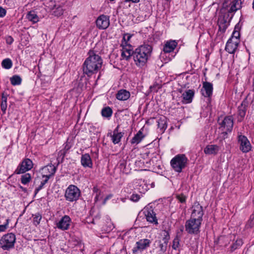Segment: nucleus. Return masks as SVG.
I'll return each mask as SVG.
<instances>
[{"label":"nucleus","mask_w":254,"mask_h":254,"mask_svg":"<svg viewBox=\"0 0 254 254\" xmlns=\"http://www.w3.org/2000/svg\"><path fill=\"white\" fill-rule=\"evenodd\" d=\"M130 93L125 89L120 90L116 94V98L121 101H125L130 97Z\"/></svg>","instance_id":"25"},{"label":"nucleus","mask_w":254,"mask_h":254,"mask_svg":"<svg viewBox=\"0 0 254 254\" xmlns=\"http://www.w3.org/2000/svg\"><path fill=\"white\" fill-rule=\"evenodd\" d=\"M177 198L180 202L184 203L186 201L187 197L185 195L181 194L177 195Z\"/></svg>","instance_id":"46"},{"label":"nucleus","mask_w":254,"mask_h":254,"mask_svg":"<svg viewBox=\"0 0 254 254\" xmlns=\"http://www.w3.org/2000/svg\"><path fill=\"white\" fill-rule=\"evenodd\" d=\"M97 27L100 29H106L110 25L109 17L104 14L99 16L96 21Z\"/></svg>","instance_id":"11"},{"label":"nucleus","mask_w":254,"mask_h":254,"mask_svg":"<svg viewBox=\"0 0 254 254\" xmlns=\"http://www.w3.org/2000/svg\"><path fill=\"white\" fill-rule=\"evenodd\" d=\"M121 46H122V48H123L126 47V46L127 47V46H131V45L129 44H128V42H127V41L124 40L123 39V41H122Z\"/></svg>","instance_id":"51"},{"label":"nucleus","mask_w":254,"mask_h":254,"mask_svg":"<svg viewBox=\"0 0 254 254\" xmlns=\"http://www.w3.org/2000/svg\"><path fill=\"white\" fill-rule=\"evenodd\" d=\"M152 47L148 44L140 46L135 49L133 53V59L138 66H143L151 56Z\"/></svg>","instance_id":"2"},{"label":"nucleus","mask_w":254,"mask_h":254,"mask_svg":"<svg viewBox=\"0 0 254 254\" xmlns=\"http://www.w3.org/2000/svg\"><path fill=\"white\" fill-rule=\"evenodd\" d=\"M159 248H160V251L162 253H164L166 252V249H167V245L166 244H165L164 243H161V242L160 241H159Z\"/></svg>","instance_id":"43"},{"label":"nucleus","mask_w":254,"mask_h":254,"mask_svg":"<svg viewBox=\"0 0 254 254\" xmlns=\"http://www.w3.org/2000/svg\"><path fill=\"white\" fill-rule=\"evenodd\" d=\"M111 196H112L111 195H108V196H107L105 198V199H104V202H103V204H105V203H106V201H107L108 199H109L110 197H111Z\"/></svg>","instance_id":"53"},{"label":"nucleus","mask_w":254,"mask_h":254,"mask_svg":"<svg viewBox=\"0 0 254 254\" xmlns=\"http://www.w3.org/2000/svg\"><path fill=\"white\" fill-rule=\"evenodd\" d=\"M131 36L132 35L129 34H125L123 37V40H126L127 41V42H128L130 40Z\"/></svg>","instance_id":"50"},{"label":"nucleus","mask_w":254,"mask_h":254,"mask_svg":"<svg viewBox=\"0 0 254 254\" xmlns=\"http://www.w3.org/2000/svg\"><path fill=\"white\" fill-rule=\"evenodd\" d=\"M254 226V214L250 216V219L246 224V227L247 228H252Z\"/></svg>","instance_id":"40"},{"label":"nucleus","mask_w":254,"mask_h":254,"mask_svg":"<svg viewBox=\"0 0 254 254\" xmlns=\"http://www.w3.org/2000/svg\"><path fill=\"white\" fill-rule=\"evenodd\" d=\"M9 219L6 220V223L3 225H0V232H4L8 228Z\"/></svg>","instance_id":"44"},{"label":"nucleus","mask_w":254,"mask_h":254,"mask_svg":"<svg viewBox=\"0 0 254 254\" xmlns=\"http://www.w3.org/2000/svg\"><path fill=\"white\" fill-rule=\"evenodd\" d=\"M10 80L11 84L13 85H19L21 82V79L18 75L13 76L10 78Z\"/></svg>","instance_id":"34"},{"label":"nucleus","mask_w":254,"mask_h":254,"mask_svg":"<svg viewBox=\"0 0 254 254\" xmlns=\"http://www.w3.org/2000/svg\"><path fill=\"white\" fill-rule=\"evenodd\" d=\"M144 213L148 222L155 224H158L156 214L151 208H145Z\"/></svg>","instance_id":"15"},{"label":"nucleus","mask_w":254,"mask_h":254,"mask_svg":"<svg viewBox=\"0 0 254 254\" xmlns=\"http://www.w3.org/2000/svg\"><path fill=\"white\" fill-rule=\"evenodd\" d=\"M16 237L12 233L3 235L0 239V248L4 251L12 249L15 243Z\"/></svg>","instance_id":"4"},{"label":"nucleus","mask_w":254,"mask_h":254,"mask_svg":"<svg viewBox=\"0 0 254 254\" xmlns=\"http://www.w3.org/2000/svg\"><path fill=\"white\" fill-rule=\"evenodd\" d=\"M80 195V190L75 186L69 185L66 189L64 193L65 199L70 202L76 201Z\"/></svg>","instance_id":"6"},{"label":"nucleus","mask_w":254,"mask_h":254,"mask_svg":"<svg viewBox=\"0 0 254 254\" xmlns=\"http://www.w3.org/2000/svg\"><path fill=\"white\" fill-rule=\"evenodd\" d=\"M88 55L83 65V71L88 76H91L101 68L103 61L101 57L92 50L88 52Z\"/></svg>","instance_id":"1"},{"label":"nucleus","mask_w":254,"mask_h":254,"mask_svg":"<svg viewBox=\"0 0 254 254\" xmlns=\"http://www.w3.org/2000/svg\"><path fill=\"white\" fill-rule=\"evenodd\" d=\"M7 95L5 93H2L1 95V110L3 114H4L6 112V110L7 109Z\"/></svg>","instance_id":"27"},{"label":"nucleus","mask_w":254,"mask_h":254,"mask_svg":"<svg viewBox=\"0 0 254 254\" xmlns=\"http://www.w3.org/2000/svg\"><path fill=\"white\" fill-rule=\"evenodd\" d=\"M33 223L35 226H37L40 223L41 220L42 219V216L39 213H36L35 215H33Z\"/></svg>","instance_id":"37"},{"label":"nucleus","mask_w":254,"mask_h":254,"mask_svg":"<svg viewBox=\"0 0 254 254\" xmlns=\"http://www.w3.org/2000/svg\"><path fill=\"white\" fill-rule=\"evenodd\" d=\"M180 246V239L178 237H176L173 241L172 248L174 250H177Z\"/></svg>","instance_id":"41"},{"label":"nucleus","mask_w":254,"mask_h":254,"mask_svg":"<svg viewBox=\"0 0 254 254\" xmlns=\"http://www.w3.org/2000/svg\"><path fill=\"white\" fill-rule=\"evenodd\" d=\"M158 126L162 131H164V130L166 129L167 125L166 124V119L164 117L159 119L158 122Z\"/></svg>","instance_id":"31"},{"label":"nucleus","mask_w":254,"mask_h":254,"mask_svg":"<svg viewBox=\"0 0 254 254\" xmlns=\"http://www.w3.org/2000/svg\"><path fill=\"white\" fill-rule=\"evenodd\" d=\"M101 113H102V115L103 117H106V118H108V117H111L112 116V110L109 107H106V108H103L102 110Z\"/></svg>","instance_id":"33"},{"label":"nucleus","mask_w":254,"mask_h":254,"mask_svg":"<svg viewBox=\"0 0 254 254\" xmlns=\"http://www.w3.org/2000/svg\"><path fill=\"white\" fill-rule=\"evenodd\" d=\"M140 196L139 195L133 193L131 195L130 199L134 202H136L140 199Z\"/></svg>","instance_id":"47"},{"label":"nucleus","mask_w":254,"mask_h":254,"mask_svg":"<svg viewBox=\"0 0 254 254\" xmlns=\"http://www.w3.org/2000/svg\"><path fill=\"white\" fill-rule=\"evenodd\" d=\"M13 42V39L11 36H8L6 38V42L8 44H11Z\"/></svg>","instance_id":"49"},{"label":"nucleus","mask_w":254,"mask_h":254,"mask_svg":"<svg viewBox=\"0 0 254 254\" xmlns=\"http://www.w3.org/2000/svg\"><path fill=\"white\" fill-rule=\"evenodd\" d=\"M151 241L147 239H141L137 242L135 246L133 248L132 251L133 253H135L138 251H142L147 248L149 247Z\"/></svg>","instance_id":"12"},{"label":"nucleus","mask_w":254,"mask_h":254,"mask_svg":"<svg viewBox=\"0 0 254 254\" xmlns=\"http://www.w3.org/2000/svg\"><path fill=\"white\" fill-rule=\"evenodd\" d=\"M143 137L142 132L141 131H139L136 135L132 138L131 143L132 144H138L142 140Z\"/></svg>","instance_id":"29"},{"label":"nucleus","mask_w":254,"mask_h":254,"mask_svg":"<svg viewBox=\"0 0 254 254\" xmlns=\"http://www.w3.org/2000/svg\"><path fill=\"white\" fill-rule=\"evenodd\" d=\"M239 43L229 38L226 45V51L230 54H234L237 50Z\"/></svg>","instance_id":"17"},{"label":"nucleus","mask_w":254,"mask_h":254,"mask_svg":"<svg viewBox=\"0 0 254 254\" xmlns=\"http://www.w3.org/2000/svg\"><path fill=\"white\" fill-rule=\"evenodd\" d=\"M53 14L56 16H60L64 13V9L61 6H58L53 9Z\"/></svg>","instance_id":"38"},{"label":"nucleus","mask_w":254,"mask_h":254,"mask_svg":"<svg viewBox=\"0 0 254 254\" xmlns=\"http://www.w3.org/2000/svg\"><path fill=\"white\" fill-rule=\"evenodd\" d=\"M246 103L243 102L241 105L238 107V114L241 118H244L246 112Z\"/></svg>","instance_id":"30"},{"label":"nucleus","mask_w":254,"mask_h":254,"mask_svg":"<svg viewBox=\"0 0 254 254\" xmlns=\"http://www.w3.org/2000/svg\"><path fill=\"white\" fill-rule=\"evenodd\" d=\"M31 177L30 174L27 173L24 175H22L21 178V183L23 185L28 184L31 180Z\"/></svg>","instance_id":"36"},{"label":"nucleus","mask_w":254,"mask_h":254,"mask_svg":"<svg viewBox=\"0 0 254 254\" xmlns=\"http://www.w3.org/2000/svg\"><path fill=\"white\" fill-rule=\"evenodd\" d=\"M202 221L195 218H190L185 223V230L190 234H197L199 232V228Z\"/></svg>","instance_id":"5"},{"label":"nucleus","mask_w":254,"mask_h":254,"mask_svg":"<svg viewBox=\"0 0 254 254\" xmlns=\"http://www.w3.org/2000/svg\"><path fill=\"white\" fill-rule=\"evenodd\" d=\"M26 17L33 23H37L39 21V17L34 11H29L27 14Z\"/></svg>","instance_id":"28"},{"label":"nucleus","mask_w":254,"mask_h":254,"mask_svg":"<svg viewBox=\"0 0 254 254\" xmlns=\"http://www.w3.org/2000/svg\"><path fill=\"white\" fill-rule=\"evenodd\" d=\"M242 1L241 0H234L231 3V6L228 10L230 13L234 12L241 7Z\"/></svg>","instance_id":"26"},{"label":"nucleus","mask_w":254,"mask_h":254,"mask_svg":"<svg viewBox=\"0 0 254 254\" xmlns=\"http://www.w3.org/2000/svg\"><path fill=\"white\" fill-rule=\"evenodd\" d=\"M81 164L84 167L91 168L93 166L91 158L89 154H82L81 157Z\"/></svg>","instance_id":"22"},{"label":"nucleus","mask_w":254,"mask_h":254,"mask_svg":"<svg viewBox=\"0 0 254 254\" xmlns=\"http://www.w3.org/2000/svg\"><path fill=\"white\" fill-rule=\"evenodd\" d=\"M1 66L5 69H10L12 66V61L8 58L4 59L1 62Z\"/></svg>","instance_id":"32"},{"label":"nucleus","mask_w":254,"mask_h":254,"mask_svg":"<svg viewBox=\"0 0 254 254\" xmlns=\"http://www.w3.org/2000/svg\"><path fill=\"white\" fill-rule=\"evenodd\" d=\"M6 10L0 6V17H3L6 15Z\"/></svg>","instance_id":"48"},{"label":"nucleus","mask_w":254,"mask_h":254,"mask_svg":"<svg viewBox=\"0 0 254 254\" xmlns=\"http://www.w3.org/2000/svg\"><path fill=\"white\" fill-rule=\"evenodd\" d=\"M98 190V189L97 188H96V187H94V189H93V191L94 192H96L97 193V191Z\"/></svg>","instance_id":"55"},{"label":"nucleus","mask_w":254,"mask_h":254,"mask_svg":"<svg viewBox=\"0 0 254 254\" xmlns=\"http://www.w3.org/2000/svg\"><path fill=\"white\" fill-rule=\"evenodd\" d=\"M194 92L193 90L189 89L185 91L182 94L183 102L185 104L190 103L192 102L194 96Z\"/></svg>","instance_id":"21"},{"label":"nucleus","mask_w":254,"mask_h":254,"mask_svg":"<svg viewBox=\"0 0 254 254\" xmlns=\"http://www.w3.org/2000/svg\"><path fill=\"white\" fill-rule=\"evenodd\" d=\"M71 223V219L67 215H64L63 217L59 222L57 224V227L58 229L62 230H66L68 229Z\"/></svg>","instance_id":"14"},{"label":"nucleus","mask_w":254,"mask_h":254,"mask_svg":"<svg viewBox=\"0 0 254 254\" xmlns=\"http://www.w3.org/2000/svg\"><path fill=\"white\" fill-rule=\"evenodd\" d=\"M33 164L32 161L28 158L24 159L17 166L15 170L16 174H21L31 170L33 168Z\"/></svg>","instance_id":"7"},{"label":"nucleus","mask_w":254,"mask_h":254,"mask_svg":"<svg viewBox=\"0 0 254 254\" xmlns=\"http://www.w3.org/2000/svg\"><path fill=\"white\" fill-rule=\"evenodd\" d=\"M151 188H153V187H154V183H152V184H151Z\"/></svg>","instance_id":"56"},{"label":"nucleus","mask_w":254,"mask_h":254,"mask_svg":"<svg viewBox=\"0 0 254 254\" xmlns=\"http://www.w3.org/2000/svg\"><path fill=\"white\" fill-rule=\"evenodd\" d=\"M238 143L240 144V149L244 153H247L251 149V144L246 136L239 135L238 137Z\"/></svg>","instance_id":"8"},{"label":"nucleus","mask_w":254,"mask_h":254,"mask_svg":"<svg viewBox=\"0 0 254 254\" xmlns=\"http://www.w3.org/2000/svg\"><path fill=\"white\" fill-rule=\"evenodd\" d=\"M188 159L184 154L176 155L170 161V164L173 170L177 172H182L187 165Z\"/></svg>","instance_id":"3"},{"label":"nucleus","mask_w":254,"mask_h":254,"mask_svg":"<svg viewBox=\"0 0 254 254\" xmlns=\"http://www.w3.org/2000/svg\"><path fill=\"white\" fill-rule=\"evenodd\" d=\"M177 42L175 40H171L166 42L163 48L165 53H170L174 51L177 46Z\"/></svg>","instance_id":"23"},{"label":"nucleus","mask_w":254,"mask_h":254,"mask_svg":"<svg viewBox=\"0 0 254 254\" xmlns=\"http://www.w3.org/2000/svg\"><path fill=\"white\" fill-rule=\"evenodd\" d=\"M47 182H47V180H43L42 181H41L40 186L35 189V194H37L39 192V191L40 190H41L43 188V186Z\"/></svg>","instance_id":"42"},{"label":"nucleus","mask_w":254,"mask_h":254,"mask_svg":"<svg viewBox=\"0 0 254 254\" xmlns=\"http://www.w3.org/2000/svg\"><path fill=\"white\" fill-rule=\"evenodd\" d=\"M220 147L215 144H208L204 149V152L206 155H216L220 150Z\"/></svg>","instance_id":"18"},{"label":"nucleus","mask_w":254,"mask_h":254,"mask_svg":"<svg viewBox=\"0 0 254 254\" xmlns=\"http://www.w3.org/2000/svg\"><path fill=\"white\" fill-rule=\"evenodd\" d=\"M220 128L224 131V133L227 134V131L231 132L233 127V120L231 116L226 117L223 120L219 123Z\"/></svg>","instance_id":"9"},{"label":"nucleus","mask_w":254,"mask_h":254,"mask_svg":"<svg viewBox=\"0 0 254 254\" xmlns=\"http://www.w3.org/2000/svg\"><path fill=\"white\" fill-rule=\"evenodd\" d=\"M133 53L132 46H127L122 48L121 56L123 59L128 60L131 56H133Z\"/></svg>","instance_id":"19"},{"label":"nucleus","mask_w":254,"mask_h":254,"mask_svg":"<svg viewBox=\"0 0 254 254\" xmlns=\"http://www.w3.org/2000/svg\"><path fill=\"white\" fill-rule=\"evenodd\" d=\"M139 1L140 0H125L126 2L131 1L133 3H138Z\"/></svg>","instance_id":"52"},{"label":"nucleus","mask_w":254,"mask_h":254,"mask_svg":"<svg viewBox=\"0 0 254 254\" xmlns=\"http://www.w3.org/2000/svg\"><path fill=\"white\" fill-rule=\"evenodd\" d=\"M99 194H100V193L96 194V195L95 197V202H97L98 200Z\"/></svg>","instance_id":"54"},{"label":"nucleus","mask_w":254,"mask_h":254,"mask_svg":"<svg viewBox=\"0 0 254 254\" xmlns=\"http://www.w3.org/2000/svg\"><path fill=\"white\" fill-rule=\"evenodd\" d=\"M218 25L219 29L222 32H224L228 26V23L225 17L223 15H220L218 19Z\"/></svg>","instance_id":"24"},{"label":"nucleus","mask_w":254,"mask_h":254,"mask_svg":"<svg viewBox=\"0 0 254 254\" xmlns=\"http://www.w3.org/2000/svg\"><path fill=\"white\" fill-rule=\"evenodd\" d=\"M109 134L112 138V142L115 144L120 142L121 139L123 136V133L122 132H119V126H117V127L114 130L113 134H112L111 133H109L108 135Z\"/></svg>","instance_id":"20"},{"label":"nucleus","mask_w":254,"mask_h":254,"mask_svg":"<svg viewBox=\"0 0 254 254\" xmlns=\"http://www.w3.org/2000/svg\"><path fill=\"white\" fill-rule=\"evenodd\" d=\"M56 168L53 165H48L42 169L41 174L44 180H47L48 181L50 178L53 176L55 173Z\"/></svg>","instance_id":"13"},{"label":"nucleus","mask_w":254,"mask_h":254,"mask_svg":"<svg viewBox=\"0 0 254 254\" xmlns=\"http://www.w3.org/2000/svg\"><path fill=\"white\" fill-rule=\"evenodd\" d=\"M213 91V85L208 82H204L203 83L201 93L205 97H210Z\"/></svg>","instance_id":"16"},{"label":"nucleus","mask_w":254,"mask_h":254,"mask_svg":"<svg viewBox=\"0 0 254 254\" xmlns=\"http://www.w3.org/2000/svg\"><path fill=\"white\" fill-rule=\"evenodd\" d=\"M169 239H170V236H169V234L168 232L165 231H164V237L163 239L164 243L168 245V243Z\"/></svg>","instance_id":"45"},{"label":"nucleus","mask_w":254,"mask_h":254,"mask_svg":"<svg viewBox=\"0 0 254 254\" xmlns=\"http://www.w3.org/2000/svg\"><path fill=\"white\" fill-rule=\"evenodd\" d=\"M149 188L148 186L146 184V183L143 182V184L140 185L138 188L139 191L142 193H144L148 190H149Z\"/></svg>","instance_id":"39"},{"label":"nucleus","mask_w":254,"mask_h":254,"mask_svg":"<svg viewBox=\"0 0 254 254\" xmlns=\"http://www.w3.org/2000/svg\"><path fill=\"white\" fill-rule=\"evenodd\" d=\"M253 8L254 9V0H253Z\"/></svg>","instance_id":"57"},{"label":"nucleus","mask_w":254,"mask_h":254,"mask_svg":"<svg viewBox=\"0 0 254 254\" xmlns=\"http://www.w3.org/2000/svg\"><path fill=\"white\" fill-rule=\"evenodd\" d=\"M192 212L191 214V218H195L202 220V216L203 215V211L202 207L197 202H194L192 207Z\"/></svg>","instance_id":"10"},{"label":"nucleus","mask_w":254,"mask_h":254,"mask_svg":"<svg viewBox=\"0 0 254 254\" xmlns=\"http://www.w3.org/2000/svg\"><path fill=\"white\" fill-rule=\"evenodd\" d=\"M240 32L239 31L236 30V28L235 27L233 32L232 33V35L231 37L230 38V39H231L232 40H234L235 41H237V42L240 43Z\"/></svg>","instance_id":"35"}]
</instances>
